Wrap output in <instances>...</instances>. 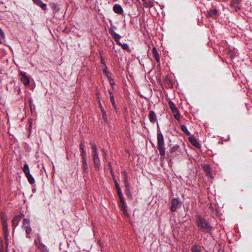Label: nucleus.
<instances>
[{
  "instance_id": "f257e3e1",
  "label": "nucleus",
  "mask_w": 252,
  "mask_h": 252,
  "mask_svg": "<svg viewBox=\"0 0 252 252\" xmlns=\"http://www.w3.org/2000/svg\"><path fill=\"white\" fill-rule=\"evenodd\" d=\"M196 223L199 228L205 232H209L211 230L212 227L209 222L200 216H196Z\"/></svg>"
},
{
  "instance_id": "f03ea898",
  "label": "nucleus",
  "mask_w": 252,
  "mask_h": 252,
  "mask_svg": "<svg viewBox=\"0 0 252 252\" xmlns=\"http://www.w3.org/2000/svg\"><path fill=\"white\" fill-rule=\"evenodd\" d=\"M157 140L158 149V150L161 156L164 157L165 156V148L164 147L163 136L160 131H158V132Z\"/></svg>"
},
{
  "instance_id": "7ed1b4c3",
  "label": "nucleus",
  "mask_w": 252,
  "mask_h": 252,
  "mask_svg": "<svg viewBox=\"0 0 252 252\" xmlns=\"http://www.w3.org/2000/svg\"><path fill=\"white\" fill-rule=\"evenodd\" d=\"M90 144L92 146V149L93 151V159L94 163V167L98 169L100 166V159L98 157V153L97 152V146L95 144L94 142H91Z\"/></svg>"
},
{
  "instance_id": "20e7f679",
  "label": "nucleus",
  "mask_w": 252,
  "mask_h": 252,
  "mask_svg": "<svg viewBox=\"0 0 252 252\" xmlns=\"http://www.w3.org/2000/svg\"><path fill=\"white\" fill-rule=\"evenodd\" d=\"M109 32L111 34L112 36L114 38L116 43L121 46L124 50H125L128 52H130V49L129 48V47L128 45L126 43H123L122 44L120 41V40L121 38V36L119 35L118 33L115 32L113 30H110Z\"/></svg>"
},
{
  "instance_id": "39448f33",
  "label": "nucleus",
  "mask_w": 252,
  "mask_h": 252,
  "mask_svg": "<svg viewBox=\"0 0 252 252\" xmlns=\"http://www.w3.org/2000/svg\"><path fill=\"white\" fill-rule=\"evenodd\" d=\"M23 228L25 230L27 233V237L29 238V235L32 232V229L30 227V223L29 220L24 219L23 222Z\"/></svg>"
},
{
  "instance_id": "423d86ee",
  "label": "nucleus",
  "mask_w": 252,
  "mask_h": 252,
  "mask_svg": "<svg viewBox=\"0 0 252 252\" xmlns=\"http://www.w3.org/2000/svg\"><path fill=\"white\" fill-rule=\"evenodd\" d=\"M171 206L170 210L172 212H175L180 207V202L177 198H173L171 200Z\"/></svg>"
},
{
  "instance_id": "0eeeda50",
  "label": "nucleus",
  "mask_w": 252,
  "mask_h": 252,
  "mask_svg": "<svg viewBox=\"0 0 252 252\" xmlns=\"http://www.w3.org/2000/svg\"><path fill=\"white\" fill-rule=\"evenodd\" d=\"M23 217L24 215L23 214H21V215L16 216L14 217L12 221V225L14 227H16L18 225L20 218Z\"/></svg>"
},
{
  "instance_id": "6e6552de",
  "label": "nucleus",
  "mask_w": 252,
  "mask_h": 252,
  "mask_svg": "<svg viewBox=\"0 0 252 252\" xmlns=\"http://www.w3.org/2000/svg\"><path fill=\"white\" fill-rule=\"evenodd\" d=\"M113 11L117 14H121L123 12V9L122 6L118 4H116L114 5L113 7Z\"/></svg>"
},
{
  "instance_id": "1a4fd4ad",
  "label": "nucleus",
  "mask_w": 252,
  "mask_h": 252,
  "mask_svg": "<svg viewBox=\"0 0 252 252\" xmlns=\"http://www.w3.org/2000/svg\"><path fill=\"white\" fill-rule=\"evenodd\" d=\"M149 119L150 122L153 123H155L157 121V115L154 111H150L149 114Z\"/></svg>"
},
{
  "instance_id": "9d476101",
  "label": "nucleus",
  "mask_w": 252,
  "mask_h": 252,
  "mask_svg": "<svg viewBox=\"0 0 252 252\" xmlns=\"http://www.w3.org/2000/svg\"><path fill=\"white\" fill-rule=\"evenodd\" d=\"M189 141L194 146L197 148L200 147L199 143L197 141L196 138L194 136L189 137Z\"/></svg>"
},
{
  "instance_id": "9b49d317",
  "label": "nucleus",
  "mask_w": 252,
  "mask_h": 252,
  "mask_svg": "<svg viewBox=\"0 0 252 252\" xmlns=\"http://www.w3.org/2000/svg\"><path fill=\"white\" fill-rule=\"evenodd\" d=\"M82 167L84 170V172L88 173V166L87 164V159L85 157H83V158H82Z\"/></svg>"
},
{
  "instance_id": "f8f14e48",
  "label": "nucleus",
  "mask_w": 252,
  "mask_h": 252,
  "mask_svg": "<svg viewBox=\"0 0 252 252\" xmlns=\"http://www.w3.org/2000/svg\"><path fill=\"white\" fill-rule=\"evenodd\" d=\"M33 2L37 5L40 6L43 10H46L47 5L45 3H43L41 0H33Z\"/></svg>"
},
{
  "instance_id": "ddd939ff",
  "label": "nucleus",
  "mask_w": 252,
  "mask_h": 252,
  "mask_svg": "<svg viewBox=\"0 0 252 252\" xmlns=\"http://www.w3.org/2000/svg\"><path fill=\"white\" fill-rule=\"evenodd\" d=\"M153 55L158 63H159L160 62V57L156 47H154L152 50Z\"/></svg>"
},
{
  "instance_id": "4468645a",
  "label": "nucleus",
  "mask_w": 252,
  "mask_h": 252,
  "mask_svg": "<svg viewBox=\"0 0 252 252\" xmlns=\"http://www.w3.org/2000/svg\"><path fill=\"white\" fill-rule=\"evenodd\" d=\"M190 250L191 252H202L200 246L197 245H193Z\"/></svg>"
},
{
  "instance_id": "2eb2a0df",
  "label": "nucleus",
  "mask_w": 252,
  "mask_h": 252,
  "mask_svg": "<svg viewBox=\"0 0 252 252\" xmlns=\"http://www.w3.org/2000/svg\"><path fill=\"white\" fill-rule=\"evenodd\" d=\"M203 170L206 172L207 175H209L211 173V169L208 164H204L202 165Z\"/></svg>"
},
{
  "instance_id": "dca6fc26",
  "label": "nucleus",
  "mask_w": 252,
  "mask_h": 252,
  "mask_svg": "<svg viewBox=\"0 0 252 252\" xmlns=\"http://www.w3.org/2000/svg\"><path fill=\"white\" fill-rule=\"evenodd\" d=\"M144 2L143 5L145 7H151L154 6V3L152 1L149 0L143 1Z\"/></svg>"
},
{
  "instance_id": "f3484780",
  "label": "nucleus",
  "mask_w": 252,
  "mask_h": 252,
  "mask_svg": "<svg viewBox=\"0 0 252 252\" xmlns=\"http://www.w3.org/2000/svg\"><path fill=\"white\" fill-rule=\"evenodd\" d=\"M218 11L216 9L210 10L207 13L209 17H214L217 15Z\"/></svg>"
},
{
  "instance_id": "a211bd4d",
  "label": "nucleus",
  "mask_w": 252,
  "mask_h": 252,
  "mask_svg": "<svg viewBox=\"0 0 252 252\" xmlns=\"http://www.w3.org/2000/svg\"><path fill=\"white\" fill-rule=\"evenodd\" d=\"M119 206L122 209L126 208V205L125 203L124 198L120 199Z\"/></svg>"
},
{
  "instance_id": "6ab92c4d",
  "label": "nucleus",
  "mask_w": 252,
  "mask_h": 252,
  "mask_svg": "<svg viewBox=\"0 0 252 252\" xmlns=\"http://www.w3.org/2000/svg\"><path fill=\"white\" fill-rule=\"evenodd\" d=\"M23 171L24 173H25V175L30 174V168L28 165V164L25 163L24 165V167L23 168Z\"/></svg>"
},
{
  "instance_id": "aec40b11",
  "label": "nucleus",
  "mask_w": 252,
  "mask_h": 252,
  "mask_svg": "<svg viewBox=\"0 0 252 252\" xmlns=\"http://www.w3.org/2000/svg\"><path fill=\"white\" fill-rule=\"evenodd\" d=\"M80 149L81 150V156H82V158H83V157H86V152L85 151V149H84V144L81 143L80 145Z\"/></svg>"
},
{
  "instance_id": "412c9836",
  "label": "nucleus",
  "mask_w": 252,
  "mask_h": 252,
  "mask_svg": "<svg viewBox=\"0 0 252 252\" xmlns=\"http://www.w3.org/2000/svg\"><path fill=\"white\" fill-rule=\"evenodd\" d=\"M172 112L175 118L177 120H179L180 119V114L178 109L176 110L172 111Z\"/></svg>"
},
{
  "instance_id": "4be33fe9",
  "label": "nucleus",
  "mask_w": 252,
  "mask_h": 252,
  "mask_svg": "<svg viewBox=\"0 0 252 252\" xmlns=\"http://www.w3.org/2000/svg\"><path fill=\"white\" fill-rule=\"evenodd\" d=\"M26 176L29 182L31 184H32L34 183V179L30 173L26 175Z\"/></svg>"
},
{
  "instance_id": "5701e85b",
  "label": "nucleus",
  "mask_w": 252,
  "mask_h": 252,
  "mask_svg": "<svg viewBox=\"0 0 252 252\" xmlns=\"http://www.w3.org/2000/svg\"><path fill=\"white\" fill-rule=\"evenodd\" d=\"M3 230L4 234L5 236H7L8 235V226L7 223H4L2 224Z\"/></svg>"
},
{
  "instance_id": "b1692460",
  "label": "nucleus",
  "mask_w": 252,
  "mask_h": 252,
  "mask_svg": "<svg viewBox=\"0 0 252 252\" xmlns=\"http://www.w3.org/2000/svg\"><path fill=\"white\" fill-rule=\"evenodd\" d=\"M180 150V146L179 145H175L171 148L170 150V153H173L175 152L178 151Z\"/></svg>"
},
{
  "instance_id": "393cba45",
  "label": "nucleus",
  "mask_w": 252,
  "mask_h": 252,
  "mask_svg": "<svg viewBox=\"0 0 252 252\" xmlns=\"http://www.w3.org/2000/svg\"><path fill=\"white\" fill-rule=\"evenodd\" d=\"M181 129L183 131H184L187 135H189L190 134V132L188 131L186 126L184 125L181 126Z\"/></svg>"
},
{
  "instance_id": "a878e982",
  "label": "nucleus",
  "mask_w": 252,
  "mask_h": 252,
  "mask_svg": "<svg viewBox=\"0 0 252 252\" xmlns=\"http://www.w3.org/2000/svg\"><path fill=\"white\" fill-rule=\"evenodd\" d=\"M169 105L172 111L177 109V108L176 107L175 104L172 101H170L169 102Z\"/></svg>"
},
{
  "instance_id": "bb28decb",
  "label": "nucleus",
  "mask_w": 252,
  "mask_h": 252,
  "mask_svg": "<svg viewBox=\"0 0 252 252\" xmlns=\"http://www.w3.org/2000/svg\"><path fill=\"white\" fill-rule=\"evenodd\" d=\"M101 111L102 113V118L104 120V121H107V117H106V113L104 109L101 106Z\"/></svg>"
},
{
  "instance_id": "cd10ccee",
  "label": "nucleus",
  "mask_w": 252,
  "mask_h": 252,
  "mask_svg": "<svg viewBox=\"0 0 252 252\" xmlns=\"http://www.w3.org/2000/svg\"><path fill=\"white\" fill-rule=\"evenodd\" d=\"M123 174L124 176L125 183L126 186V187H127L128 186V181H127V174L126 171H124V172H123Z\"/></svg>"
},
{
  "instance_id": "c85d7f7f",
  "label": "nucleus",
  "mask_w": 252,
  "mask_h": 252,
  "mask_svg": "<svg viewBox=\"0 0 252 252\" xmlns=\"http://www.w3.org/2000/svg\"><path fill=\"white\" fill-rule=\"evenodd\" d=\"M109 94H110V97L111 101L113 105L114 106V107H115L114 97L111 92H109Z\"/></svg>"
},
{
  "instance_id": "c756f323",
  "label": "nucleus",
  "mask_w": 252,
  "mask_h": 252,
  "mask_svg": "<svg viewBox=\"0 0 252 252\" xmlns=\"http://www.w3.org/2000/svg\"><path fill=\"white\" fill-rule=\"evenodd\" d=\"M22 82L26 86L30 84V80H21Z\"/></svg>"
},
{
  "instance_id": "7c9ffc66",
  "label": "nucleus",
  "mask_w": 252,
  "mask_h": 252,
  "mask_svg": "<svg viewBox=\"0 0 252 252\" xmlns=\"http://www.w3.org/2000/svg\"><path fill=\"white\" fill-rule=\"evenodd\" d=\"M118 194L119 195V199L124 198L123 196L122 192L120 189H117Z\"/></svg>"
},
{
  "instance_id": "2f4dec72",
  "label": "nucleus",
  "mask_w": 252,
  "mask_h": 252,
  "mask_svg": "<svg viewBox=\"0 0 252 252\" xmlns=\"http://www.w3.org/2000/svg\"><path fill=\"white\" fill-rule=\"evenodd\" d=\"M103 72L104 73L106 74V76L108 77V78H110V77H109V72L107 70V69L106 68V67L105 66V68L103 69Z\"/></svg>"
},
{
  "instance_id": "473e14b6",
  "label": "nucleus",
  "mask_w": 252,
  "mask_h": 252,
  "mask_svg": "<svg viewBox=\"0 0 252 252\" xmlns=\"http://www.w3.org/2000/svg\"><path fill=\"white\" fill-rule=\"evenodd\" d=\"M241 0H235V1L232 0L231 1V5L233 6L234 5V4L236 3L237 4L241 2Z\"/></svg>"
},
{
  "instance_id": "72a5a7b5",
  "label": "nucleus",
  "mask_w": 252,
  "mask_h": 252,
  "mask_svg": "<svg viewBox=\"0 0 252 252\" xmlns=\"http://www.w3.org/2000/svg\"><path fill=\"white\" fill-rule=\"evenodd\" d=\"M0 36L1 37L2 39L5 38V34L2 30V29L0 28Z\"/></svg>"
},
{
  "instance_id": "f704fd0d",
  "label": "nucleus",
  "mask_w": 252,
  "mask_h": 252,
  "mask_svg": "<svg viewBox=\"0 0 252 252\" xmlns=\"http://www.w3.org/2000/svg\"><path fill=\"white\" fill-rule=\"evenodd\" d=\"M20 74L21 75L23 79H29L26 75V73L24 72H20Z\"/></svg>"
},
{
  "instance_id": "c9c22d12",
  "label": "nucleus",
  "mask_w": 252,
  "mask_h": 252,
  "mask_svg": "<svg viewBox=\"0 0 252 252\" xmlns=\"http://www.w3.org/2000/svg\"><path fill=\"white\" fill-rule=\"evenodd\" d=\"M114 183H115V185L117 190L119 189H120V187L119 186L118 182H117V181L115 179H114Z\"/></svg>"
},
{
  "instance_id": "e433bc0d",
  "label": "nucleus",
  "mask_w": 252,
  "mask_h": 252,
  "mask_svg": "<svg viewBox=\"0 0 252 252\" xmlns=\"http://www.w3.org/2000/svg\"><path fill=\"white\" fill-rule=\"evenodd\" d=\"M37 245L38 247L40 249L44 248L45 247V246L41 243L37 244Z\"/></svg>"
},
{
  "instance_id": "4c0bfd02",
  "label": "nucleus",
  "mask_w": 252,
  "mask_h": 252,
  "mask_svg": "<svg viewBox=\"0 0 252 252\" xmlns=\"http://www.w3.org/2000/svg\"><path fill=\"white\" fill-rule=\"evenodd\" d=\"M123 212H124V214L125 216H127L128 215V213H127V212L126 211V208H125V209H122Z\"/></svg>"
},
{
  "instance_id": "58836bf2",
  "label": "nucleus",
  "mask_w": 252,
  "mask_h": 252,
  "mask_svg": "<svg viewBox=\"0 0 252 252\" xmlns=\"http://www.w3.org/2000/svg\"><path fill=\"white\" fill-rule=\"evenodd\" d=\"M1 221H2V224H4V223H7L6 222V219L4 217H2L1 218Z\"/></svg>"
},
{
  "instance_id": "ea45409f",
  "label": "nucleus",
  "mask_w": 252,
  "mask_h": 252,
  "mask_svg": "<svg viewBox=\"0 0 252 252\" xmlns=\"http://www.w3.org/2000/svg\"><path fill=\"white\" fill-rule=\"evenodd\" d=\"M114 80H110V85L113 87V85H114V82L113 81Z\"/></svg>"
},
{
  "instance_id": "a19ab883",
  "label": "nucleus",
  "mask_w": 252,
  "mask_h": 252,
  "mask_svg": "<svg viewBox=\"0 0 252 252\" xmlns=\"http://www.w3.org/2000/svg\"><path fill=\"white\" fill-rule=\"evenodd\" d=\"M102 151L103 152V154H104V157H106V153H105V151H104V150L103 149H102Z\"/></svg>"
},
{
  "instance_id": "79ce46f5",
  "label": "nucleus",
  "mask_w": 252,
  "mask_h": 252,
  "mask_svg": "<svg viewBox=\"0 0 252 252\" xmlns=\"http://www.w3.org/2000/svg\"><path fill=\"white\" fill-rule=\"evenodd\" d=\"M0 252H3V251L2 250V249L0 246Z\"/></svg>"
},
{
  "instance_id": "37998d69",
  "label": "nucleus",
  "mask_w": 252,
  "mask_h": 252,
  "mask_svg": "<svg viewBox=\"0 0 252 252\" xmlns=\"http://www.w3.org/2000/svg\"><path fill=\"white\" fill-rule=\"evenodd\" d=\"M231 57H233V54L232 53L231 54Z\"/></svg>"
},
{
  "instance_id": "c03bdc74",
  "label": "nucleus",
  "mask_w": 252,
  "mask_h": 252,
  "mask_svg": "<svg viewBox=\"0 0 252 252\" xmlns=\"http://www.w3.org/2000/svg\"><path fill=\"white\" fill-rule=\"evenodd\" d=\"M109 165L110 168H111L110 163H109Z\"/></svg>"
},
{
  "instance_id": "a18cd8bd",
  "label": "nucleus",
  "mask_w": 252,
  "mask_h": 252,
  "mask_svg": "<svg viewBox=\"0 0 252 252\" xmlns=\"http://www.w3.org/2000/svg\"><path fill=\"white\" fill-rule=\"evenodd\" d=\"M111 171L112 174H113L112 169H111Z\"/></svg>"
},
{
  "instance_id": "49530a36",
  "label": "nucleus",
  "mask_w": 252,
  "mask_h": 252,
  "mask_svg": "<svg viewBox=\"0 0 252 252\" xmlns=\"http://www.w3.org/2000/svg\"><path fill=\"white\" fill-rule=\"evenodd\" d=\"M137 1H138L139 2H140V0H136Z\"/></svg>"
}]
</instances>
